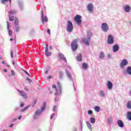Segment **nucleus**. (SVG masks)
I'll return each instance as SVG.
<instances>
[{
  "label": "nucleus",
  "mask_w": 131,
  "mask_h": 131,
  "mask_svg": "<svg viewBox=\"0 0 131 131\" xmlns=\"http://www.w3.org/2000/svg\"><path fill=\"white\" fill-rule=\"evenodd\" d=\"M88 38H83L82 39V42L84 43L86 46H90L89 41H91V36L92 35V32H89L87 33Z\"/></svg>",
  "instance_id": "obj_1"
},
{
  "label": "nucleus",
  "mask_w": 131,
  "mask_h": 131,
  "mask_svg": "<svg viewBox=\"0 0 131 131\" xmlns=\"http://www.w3.org/2000/svg\"><path fill=\"white\" fill-rule=\"evenodd\" d=\"M78 39H75L73 40L72 42L71 43V48L74 52H75L76 50H77V42H78Z\"/></svg>",
  "instance_id": "obj_2"
},
{
  "label": "nucleus",
  "mask_w": 131,
  "mask_h": 131,
  "mask_svg": "<svg viewBox=\"0 0 131 131\" xmlns=\"http://www.w3.org/2000/svg\"><path fill=\"white\" fill-rule=\"evenodd\" d=\"M74 20L76 23H77V25L80 26L81 25V23L82 20H81V16L80 15H77L74 17Z\"/></svg>",
  "instance_id": "obj_3"
},
{
  "label": "nucleus",
  "mask_w": 131,
  "mask_h": 131,
  "mask_svg": "<svg viewBox=\"0 0 131 131\" xmlns=\"http://www.w3.org/2000/svg\"><path fill=\"white\" fill-rule=\"evenodd\" d=\"M67 30L69 32H72L73 30V24H72V23L69 20L68 21Z\"/></svg>",
  "instance_id": "obj_4"
},
{
  "label": "nucleus",
  "mask_w": 131,
  "mask_h": 131,
  "mask_svg": "<svg viewBox=\"0 0 131 131\" xmlns=\"http://www.w3.org/2000/svg\"><path fill=\"white\" fill-rule=\"evenodd\" d=\"M101 29L102 31H104V32H107V31L109 30V26H108V24L106 23H102L101 25Z\"/></svg>",
  "instance_id": "obj_5"
},
{
  "label": "nucleus",
  "mask_w": 131,
  "mask_h": 131,
  "mask_svg": "<svg viewBox=\"0 0 131 131\" xmlns=\"http://www.w3.org/2000/svg\"><path fill=\"white\" fill-rule=\"evenodd\" d=\"M107 43L108 45H113V43H114V37L112 35H109L108 36Z\"/></svg>",
  "instance_id": "obj_6"
},
{
  "label": "nucleus",
  "mask_w": 131,
  "mask_h": 131,
  "mask_svg": "<svg viewBox=\"0 0 131 131\" xmlns=\"http://www.w3.org/2000/svg\"><path fill=\"white\" fill-rule=\"evenodd\" d=\"M128 64V61L126 59H123L122 62L120 63V67L122 69H124V66H126Z\"/></svg>",
  "instance_id": "obj_7"
},
{
  "label": "nucleus",
  "mask_w": 131,
  "mask_h": 131,
  "mask_svg": "<svg viewBox=\"0 0 131 131\" xmlns=\"http://www.w3.org/2000/svg\"><path fill=\"white\" fill-rule=\"evenodd\" d=\"M41 20L43 24V23H45V22H48V17L45 16V15L43 14V12H41Z\"/></svg>",
  "instance_id": "obj_8"
},
{
  "label": "nucleus",
  "mask_w": 131,
  "mask_h": 131,
  "mask_svg": "<svg viewBox=\"0 0 131 131\" xmlns=\"http://www.w3.org/2000/svg\"><path fill=\"white\" fill-rule=\"evenodd\" d=\"M18 93L20 94V95L21 96V97H23L24 99H27V95L25 92L22 91H20L19 90H17Z\"/></svg>",
  "instance_id": "obj_9"
},
{
  "label": "nucleus",
  "mask_w": 131,
  "mask_h": 131,
  "mask_svg": "<svg viewBox=\"0 0 131 131\" xmlns=\"http://www.w3.org/2000/svg\"><path fill=\"white\" fill-rule=\"evenodd\" d=\"M117 123L120 127H123L124 126V124H123V122L121 120H118Z\"/></svg>",
  "instance_id": "obj_10"
},
{
  "label": "nucleus",
  "mask_w": 131,
  "mask_h": 131,
  "mask_svg": "<svg viewBox=\"0 0 131 131\" xmlns=\"http://www.w3.org/2000/svg\"><path fill=\"white\" fill-rule=\"evenodd\" d=\"M48 48H49V46L48 45H46V49H45V55L47 56V57L50 56V55L51 54V52H49V51H48Z\"/></svg>",
  "instance_id": "obj_11"
},
{
  "label": "nucleus",
  "mask_w": 131,
  "mask_h": 131,
  "mask_svg": "<svg viewBox=\"0 0 131 131\" xmlns=\"http://www.w3.org/2000/svg\"><path fill=\"white\" fill-rule=\"evenodd\" d=\"M119 50V47L117 44L114 46L113 47V51L114 53H116Z\"/></svg>",
  "instance_id": "obj_12"
},
{
  "label": "nucleus",
  "mask_w": 131,
  "mask_h": 131,
  "mask_svg": "<svg viewBox=\"0 0 131 131\" xmlns=\"http://www.w3.org/2000/svg\"><path fill=\"white\" fill-rule=\"evenodd\" d=\"M88 10L89 12H93V8H94V6H93V4H89L87 6Z\"/></svg>",
  "instance_id": "obj_13"
},
{
  "label": "nucleus",
  "mask_w": 131,
  "mask_h": 131,
  "mask_svg": "<svg viewBox=\"0 0 131 131\" xmlns=\"http://www.w3.org/2000/svg\"><path fill=\"white\" fill-rule=\"evenodd\" d=\"M58 56H59L60 59L63 60L64 61H65V62L66 63H67V59H66V57H65V56H64V55L62 54V53H59L58 54Z\"/></svg>",
  "instance_id": "obj_14"
},
{
  "label": "nucleus",
  "mask_w": 131,
  "mask_h": 131,
  "mask_svg": "<svg viewBox=\"0 0 131 131\" xmlns=\"http://www.w3.org/2000/svg\"><path fill=\"white\" fill-rule=\"evenodd\" d=\"M107 88L108 89V90H111L112 89V88H113V84H112V82H111V81H107Z\"/></svg>",
  "instance_id": "obj_15"
},
{
  "label": "nucleus",
  "mask_w": 131,
  "mask_h": 131,
  "mask_svg": "<svg viewBox=\"0 0 131 131\" xmlns=\"http://www.w3.org/2000/svg\"><path fill=\"white\" fill-rule=\"evenodd\" d=\"M125 12L128 13L130 11V7L129 5H126L124 7Z\"/></svg>",
  "instance_id": "obj_16"
},
{
  "label": "nucleus",
  "mask_w": 131,
  "mask_h": 131,
  "mask_svg": "<svg viewBox=\"0 0 131 131\" xmlns=\"http://www.w3.org/2000/svg\"><path fill=\"white\" fill-rule=\"evenodd\" d=\"M77 60L78 62L82 61V56H81V53H79L77 56Z\"/></svg>",
  "instance_id": "obj_17"
},
{
  "label": "nucleus",
  "mask_w": 131,
  "mask_h": 131,
  "mask_svg": "<svg viewBox=\"0 0 131 131\" xmlns=\"http://www.w3.org/2000/svg\"><path fill=\"white\" fill-rule=\"evenodd\" d=\"M52 88L53 89H55V91H56V93L55 94V96H58V89H57V86L56 85V84H53L52 85Z\"/></svg>",
  "instance_id": "obj_18"
},
{
  "label": "nucleus",
  "mask_w": 131,
  "mask_h": 131,
  "mask_svg": "<svg viewBox=\"0 0 131 131\" xmlns=\"http://www.w3.org/2000/svg\"><path fill=\"white\" fill-rule=\"evenodd\" d=\"M105 57V54L103 52H100V53L99 54V58L100 59H104Z\"/></svg>",
  "instance_id": "obj_19"
},
{
  "label": "nucleus",
  "mask_w": 131,
  "mask_h": 131,
  "mask_svg": "<svg viewBox=\"0 0 131 131\" xmlns=\"http://www.w3.org/2000/svg\"><path fill=\"white\" fill-rule=\"evenodd\" d=\"M14 26H19V20H18V18H15L14 20Z\"/></svg>",
  "instance_id": "obj_20"
},
{
  "label": "nucleus",
  "mask_w": 131,
  "mask_h": 131,
  "mask_svg": "<svg viewBox=\"0 0 131 131\" xmlns=\"http://www.w3.org/2000/svg\"><path fill=\"white\" fill-rule=\"evenodd\" d=\"M127 118L128 120H131V112H128L127 113Z\"/></svg>",
  "instance_id": "obj_21"
},
{
  "label": "nucleus",
  "mask_w": 131,
  "mask_h": 131,
  "mask_svg": "<svg viewBox=\"0 0 131 131\" xmlns=\"http://www.w3.org/2000/svg\"><path fill=\"white\" fill-rule=\"evenodd\" d=\"M86 125H87L88 128H89V129H90V130H92L93 129V128H92V125H91L90 122H86Z\"/></svg>",
  "instance_id": "obj_22"
},
{
  "label": "nucleus",
  "mask_w": 131,
  "mask_h": 131,
  "mask_svg": "<svg viewBox=\"0 0 131 131\" xmlns=\"http://www.w3.org/2000/svg\"><path fill=\"white\" fill-rule=\"evenodd\" d=\"M126 106H127V108H128V109H131V101H129L127 102Z\"/></svg>",
  "instance_id": "obj_23"
},
{
  "label": "nucleus",
  "mask_w": 131,
  "mask_h": 131,
  "mask_svg": "<svg viewBox=\"0 0 131 131\" xmlns=\"http://www.w3.org/2000/svg\"><path fill=\"white\" fill-rule=\"evenodd\" d=\"M46 107H47V103H46V102H44L41 108V111L42 112L43 111V110H45V109H46Z\"/></svg>",
  "instance_id": "obj_24"
},
{
  "label": "nucleus",
  "mask_w": 131,
  "mask_h": 131,
  "mask_svg": "<svg viewBox=\"0 0 131 131\" xmlns=\"http://www.w3.org/2000/svg\"><path fill=\"white\" fill-rule=\"evenodd\" d=\"M127 72L128 73V74L131 75V67H128L127 68Z\"/></svg>",
  "instance_id": "obj_25"
},
{
  "label": "nucleus",
  "mask_w": 131,
  "mask_h": 131,
  "mask_svg": "<svg viewBox=\"0 0 131 131\" xmlns=\"http://www.w3.org/2000/svg\"><path fill=\"white\" fill-rule=\"evenodd\" d=\"M90 122L91 123H95V122H96V119H95L94 117H91L90 118Z\"/></svg>",
  "instance_id": "obj_26"
},
{
  "label": "nucleus",
  "mask_w": 131,
  "mask_h": 131,
  "mask_svg": "<svg viewBox=\"0 0 131 131\" xmlns=\"http://www.w3.org/2000/svg\"><path fill=\"white\" fill-rule=\"evenodd\" d=\"M82 68L83 69H86V68H88V64L85 62L83 63Z\"/></svg>",
  "instance_id": "obj_27"
},
{
  "label": "nucleus",
  "mask_w": 131,
  "mask_h": 131,
  "mask_svg": "<svg viewBox=\"0 0 131 131\" xmlns=\"http://www.w3.org/2000/svg\"><path fill=\"white\" fill-rule=\"evenodd\" d=\"M15 27V31L18 33L20 31V27L19 26H16Z\"/></svg>",
  "instance_id": "obj_28"
},
{
  "label": "nucleus",
  "mask_w": 131,
  "mask_h": 131,
  "mask_svg": "<svg viewBox=\"0 0 131 131\" xmlns=\"http://www.w3.org/2000/svg\"><path fill=\"white\" fill-rule=\"evenodd\" d=\"M16 13H17V11H16L15 10H12L9 12V14L10 15L13 14H16Z\"/></svg>",
  "instance_id": "obj_29"
},
{
  "label": "nucleus",
  "mask_w": 131,
  "mask_h": 131,
  "mask_svg": "<svg viewBox=\"0 0 131 131\" xmlns=\"http://www.w3.org/2000/svg\"><path fill=\"white\" fill-rule=\"evenodd\" d=\"M42 112L41 110H38L35 112V115H39V114H41Z\"/></svg>",
  "instance_id": "obj_30"
},
{
  "label": "nucleus",
  "mask_w": 131,
  "mask_h": 131,
  "mask_svg": "<svg viewBox=\"0 0 131 131\" xmlns=\"http://www.w3.org/2000/svg\"><path fill=\"white\" fill-rule=\"evenodd\" d=\"M95 110L96 111V112H100V106H95Z\"/></svg>",
  "instance_id": "obj_31"
},
{
  "label": "nucleus",
  "mask_w": 131,
  "mask_h": 131,
  "mask_svg": "<svg viewBox=\"0 0 131 131\" xmlns=\"http://www.w3.org/2000/svg\"><path fill=\"white\" fill-rule=\"evenodd\" d=\"M9 21H12L14 20V16H11L10 15H9Z\"/></svg>",
  "instance_id": "obj_32"
},
{
  "label": "nucleus",
  "mask_w": 131,
  "mask_h": 131,
  "mask_svg": "<svg viewBox=\"0 0 131 131\" xmlns=\"http://www.w3.org/2000/svg\"><path fill=\"white\" fill-rule=\"evenodd\" d=\"M100 94L101 97H104L105 96V93H104V92L103 91H100Z\"/></svg>",
  "instance_id": "obj_33"
},
{
  "label": "nucleus",
  "mask_w": 131,
  "mask_h": 131,
  "mask_svg": "<svg viewBox=\"0 0 131 131\" xmlns=\"http://www.w3.org/2000/svg\"><path fill=\"white\" fill-rule=\"evenodd\" d=\"M8 32H9V34L10 36H12V35H13V32L12 31V30H9Z\"/></svg>",
  "instance_id": "obj_34"
},
{
  "label": "nucleus",
  "mask_w": 131,
  "mask_h": 131,
  "mask_svg": "<svg viewBox=\"0 0 131 131\" xmlns=\"http://www.w3.org/2000/svg\"><path fill=\"white\" fill-rule=\"evenodd\" d=\"M67 75L69 78H71V75L70 74V73L67 72Z\"/></svg>",
  "instance_id": "obj_35"
},
{
  "label": "nucleus",
  "mask_w": 131,
  "mask_h": 131,
  "mask_svg": "<svg viewBox=\"0 0 131 131\" xmlns=\"http://www.w3.org/2000/svg\"><path fill=\"white\" fill-rule=\"evenodd\" d=\"M59 77L60 78H62V77H63V72H59Z\"/></svg>",
  "instance_id": "obj_36"
},
{
  "label": "nucleus",
  "mask_w": 131,
  "mask_h": 131,
  "mask_svg": "<svg viewBox=\"0 0 131 131\" xmlns=\"http://www.w3.org/2000/svg\"><path fill=\"white\" fill-rule=\"evenodd\" d=\"M57 83L58 88H59V89L61 90V84L59 82H58Z\"/></svg>",
  "instance_id": "obj_37"
},
{
  "label": "nucleus",
  "mask_w": 131,
  "mask_h": 131,
  "mask_svg": "<svg viewBox=\"0 0 131 131\" xmlns=\"http://www.w3.org/2000/svg\"><path fill=\"white\" fill-rule=\"evenodd\" d=\"M24 72H25V73L26 74H27V75H28V76H30V75L29 74V73H28V72H27V71H25V70H23Z\"/></svg>",
  "instance_id": "obj_38"
},
{
  "label": "nucleus",
  "mask_w": 131,
  "mask_h": 131,
  "mask_svg": "<svg viewBox=\"0 0 131 131\" xmlns=\"http://www.w3.org/2000/svg\"><path fill=\"white\" fill-rule=\"evenodd\" d=\"M37 102V99H34V101L33 102V105H34L35 104H36V102Z\"/></svg>",
  "instance_id": "obj_39"
},
{
  "label": "nucleus",
  "mask_w": 131,
  "mask_h": 131,
  "mask_svg": "<svg viewBox=\"0 0 131 131\" xmlns=\"http://www.w3.org/2000/svg\"><path fill=\"white\" fill-rule=\"evenodd\" d=\"M2 4H5V3H6V2H8V0H1V1Z\"/></svg>",
  "instance_id": "obj_40"
},
{
  "label": "nucleus",
  "mask_w": 131,
  "mask_h": 131,
  "mask_svg": "<svg viewBox=\"0 0 131 131\" xmlns=\"http://www.w3.org/2000/svg\"><path fill=\"white\" fill-rule=\"evenodd\" d=\"M108 123H111V122H112V119H111V118H109L108 119Z\"/></svg>",
  "instance_id": "obj_41"
},
{
  "label": "nucleus",
  "mask_w": 131,
  "mask_h": 131,
  "mask_svg": "<svg viewBox=\"0 0 131 131\" xmlns=\"http://www.w3.org/2000/svg\"><path fill=\"white\" fill-rule=\"evenodd\" d=\"M11 74L12 76H15V72H14L13 70H11Z\"/></svg>",
  "instance_id": "obj_42"
},
{
  "label": "nucleus",
  "mask_w": 131,
  "mask_h": 131,
  "mask_svg": "<svg viewBox=\"0 0 131 131\" xmlns=\"http://www.w3.org/2000/svg\"><path fill=\"white\" fill-rule=\"evenodd\" d=\"M27 80H28L29 82H32V80H31L29 78H27Z\"/></svg>",
  "instance_id": "obj_43"
},
{
  "label": "nucleus",
  "mask_w": 131,
  "mask_h": 131,
  "mask_svg": "<svg viewBox=\"0 0 131 131\" xmlns=\"http://www.w3.org/2000/svg\"><path fill=\"white\" fill-rule=\"evenodd\" d=\"M54 116H55V114H52L50 117L51 119H53V118H54Z\"/></svg>",
  "instance_id": "obj_44"
},
{
  "label": "nucleus",
  "mask_w": 131,
  "mask_h": 131,
  "mask_svg": "<svg viewBox=\"0 0 131 131\" xmlns=\"http://www.w3.org/2000/svg\"><path fill=\"white\" fill-rule=\"evenodd\" d=\"M47 32L49 35H51V30L50 29L47 30Z\"/></svg>",
  "instance_id": "obj_45"
},
{
  "label": "nucleus",
  "mask_w": 131,
  "mask_h": 131,
  "mask_svg": "<svg viewBox=\"0 0 131 131\" xmlns=\"http://www.w3.org/2000/svg\"><path fill=\"white\" fill-rule=\"evenodd\" d=\"M57 108V106L56 105H55L53 108V111H56V109Z\"/></svg>",
  "instance_id": "obj_46"
},
{
  "label": "nucleus",
  "mask_w": 131,
  "mask_h": 131,
  "mask_svg": "<svg viewBox=\"0 0 131 131\" xmlns=\"http://www.w3.org/2000/svg\"><path fill=\"white\" fill-rule=\"evenodd\" d=\"M11 58H14V54L13 53V51H11Z\"/></svg>",
  "instance_id": "obj_47"
},
{
  "label": "nucleus",
  "mask_w": 131,
  "mask_h": 131,
  "mask_svg": "<svg viewBox=\"0 0 131 131\" xmlns=\"http://www.w3.org/2000/svg\"><path fill=\"white\" fill-rule=\"evenodd\" d=\"M7 29H9L10 25H9V22L7 21Z\"/></svg>",
  "instance_id": "obj_48"
},
{
  "label": "nucleus",
  "mask_w": 131,
  "mask_h": 131,
  "mask_svg": "<svg viewBox=\"0 0 131 131\" xmlns=\"http://www.w3.org/2000/svg\"><path fill=\"white\" fill-rule=\"evenodd\" d=\"M93 114V111H89L88 112V114Z\"/></svg>",
  "instance_id": "obj_49"
},
{
  "label": "nucleus",
  "mask_w": 131,
  "mask_h": 131,
  "mask_svg": "<svg viewBox=\"0 0 131 131\" xmlns=\"http://www.w3.org/2000/svg\"><path fill=\"white\" fill-rule=\"evenodd\" d=\"M23 106H24V103H23V102L20 103V107H23Z\"/></svg>",
  "instance_id": "obj_50"
},
{
  "label": "nucleus",
  "mask_w": 131,
  "mask_h": 131,
  "mask_svg": "<svg viewBox=\"0 0 131 131\" xmlns=\"http://www.w3.org/2000/svg\"><path fill=\"white\" fill-rule=\"evenodd\" d=\"M25 90H26V91H27V92H28L29 91V89H28L27 88H26V87H25Z\"/></svg>",
  "instance_id": "obj_51"
},
{
  "label": "nucleus",
  "mask_w": 131,
  "mask_h": 131,
  "mask_svg": "<svg viewBox=\"0 0 131 131\" xmlns=\"http://www.w3.org/2000/svg\"><path fill=\"white\" fill-rule=\"evenodd\" d=\"M14 126V124H11L9 125V127H13Z\"/></svg>",
  "instance_id": "obj_52"
},
{
  "label": "nucleus",
  "mask_w": 131,
  "mask_h": 131,
  "mask_svg": "<svg viewBox=\"0 0 131 131\" xmlns=\"http://www.w3.org/2000/svg\"><path fill=\"white\" fill-rule=\"evenodd\" d=\"M27 109H28V106L25 107V108H24V110H25V111L26 110H27Z\"/></svg>",
  "instance_id": "obj_53"
},
{
  "label": "nucleus",
  "mask_w": 131,
  "mask_h": 131,
  "mask_svg": "<svg viewBox=\"0 0 131 131\" xmlns=\"http://www.w3.org/2000/svg\"><path fill=\"white\" fill-rule=\"evenodd\" d=\"M2 63L4 65H5V64H6V61H3Z\"/></svg>",
  "instance_id": "obj_54"
},
{
  "label": "nucleus",
  "mask_w": 131,
  "mask_h": 131,
  "mask_svg": "<svg viewBox=\"0 0 131 131\" xmlns=\"http://www.w3.org/2000/svg\"><path fill=\"white\" fill-rule=\"evenodd\" d=\"M12 40H16V39L14 38V39H13V38H10V41H12Z\"/></svg>",
  "instance_id": "obj_55"
},
{
  "label": "nucleus",
  "mask_w": 131,
  "mask_h": 131,
  "mask_svg": "<svg viewBox=\"0 0 131 131\" xmlns=\"http://www.w3.org/2000/svg\"><path fill=\"white\" fill-rule=\"evenodd\" d=\"M48 79H51V78H52L51 76H48Z\"/></svg>",
  "instance_id": "obj_56"
},
{
  "label": "nucleus",
  "mask_w": 131,
  "mask_h": 131,
  "mask_svg": "<svg viewBox=\"0 0 131 131\" xmlns=\"http://www.w3.org/2000/svg\"><path fill=\"white\" fill-rule=\"evenodd\" d=\"M3 71H4V72H7L8 71L7 70V69H4Z\"/></svg>",
  "instance_id": "obj_57"
},
{
  "label": "nucleus",
  "mask_w": 131,
  "mask_h": 131,
  "mask_svg": "<svg viewBox=\"0 0 131 131\" xmlns=\"http://www.w3.org/2000/svg\"><path fill=\"white\" fill-rule=\"evenodd\" d=\"M48 72H49L48 71H46L45 73V74H48Z\"/></svg>",
  "instance_id": "obj_58"
},
{
  "label": "nucleus",
  "mask_w": 131,
  "mask_h": 131,
  "mask_svg": "<svg viewBox=\"0 0 131 131\" xmlns=\"http://www.w3.org/2000/svg\"><path fill=\"white\" fill-rule=\"evenodd\" d=\"M21 118H22V116H20L18 117V119H21Z\"/></svg>",
  "instance_id": "obj_59"
},
{
  "label": "nucleus",
  "mask_w": 131,
  "mask_h": 131,
  "mask_svg": "<svg viewBox=\"0 0 131 131\" xmlns=\"http://www.w3.org/2000/svg\"><path fill=\"white\" fill-rule=\"evenodd\" d=\"M12 64L13 65H15V61H12Z\"/></svg>",
  "instance_id": "obj_60"
},
{
  "label": "nucleus",
  "mask_w": 131,
  "mask_h": 131,
  "mask_svg": "<svg viewBox=\"0 0 131 131\" xmlns=\"http://www.w3.org/2000/svg\"><path fill=\"white\" fill-rule=\"evenodd\" d=\"M16 120H17V119H16V118L13 119V121H16Z\"/></svg>",
  "instance_id": "obj_61"
},
{
  "label": "nucleus",
  "mask_w": 131,
  "mask_h": 131,
  "mask_svg": "<svg viewBox=\"0 0 131 131\" xmlns=\"http://www.w3.org/2000/svg\"><path fill=\"white\" fill-rule=\"evenodd\" d=\"M49 49H50V50H52V46H50V47H49Z\"/></svg>",
  "instance_id": "obj_62"
},
{
  "label": "nucleus",
  "mask_w": 131,
  "mask_h": 131,
  "mask_svg": "<svg viewBox=\"0 0 131 131\" xmlns=\"http://www.w3.org/2000/svg\"><path fill=\"white\" fill-rule=\"evenodd\" d=\"M55 101H56L57 102V101H58V100L57 99V98H55Z\"/></svg>",
  "instance_id": "obj_63"
},
{
  "label": "nucleus",
  "mask_w": 131,
  "mask_h": 131,
  "mask_svg": "<svg viewBox=\"0 0 131 131\" xmlns=\"http://www.w3.org/2000/svg\"><path fill=\"white\" fill-rule=\"evenodd\" d=\"M7 67L10 68V66L9 65H7Z\"/></svg>",
  "instance_id": "obj_64"
}]
</instances>
